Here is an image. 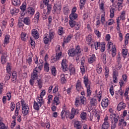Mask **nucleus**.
I'll use <instances>...</instances> for the list:
<instances>
[{"instance_id":"c85d7f7f","label":"nucleus","mask_w":129,"mask_h":129,"mask_svg":"<svg viewBox=\"0 0 129 129\" xmlns=\"http://www.w3.org/2000/svg\"><path fill=\"white\" fill-rule=\"evenodd\" d=\"M85 4H86V0H80L79 4L80 10H83V9H84Z\"/></svg>"},{"instance_id":"c756f323","label":"nucleus","mask_w":129,"mask_h":129,"mask_svg":"<svg viewBox=\"0 0 129 129\" xmlns=\"http://www.w3.org/2000/svg\"><path fill=\"white\" fill-rule=\"evenodd\" d=\"M109 122H104L101 126V129H108L109 128Z\"/></svg>"},{"instance_id":"9d476101","label":"nucleus","mask_w":129,"mask_h":129,"mask_svg":"<svg viewBox=\"0 0 129 129\" xmlns=\"http://www.w3.org/2000/svg\"><path fill=\"white\" fill-rule=\"evenodd\" d=\"M37 67H36L33 71V73L31 74V79H35L38 78L39 75H38V71L37 70Z\"/></svg>"},{"instance_id":"7ed1b4c3","label":"nucleus","mask_w":129,"mask_h":129,"mask_svg":"<svg viewBox=\"0 0 129 129\" xmlns=\"http://www.w3.org/2000/svg\"><path fill=\"white\" fill-rule=\"evenodd\" d=\"M86 102V98L84 96L77 97L75 99V105L76 107H79L80 104L85 105Z\"/></svg>"},{"instance_id":"3c124183","label":"nucleus","mask_w":129,"mask_h":129,"mask_svg":"<svg viewBox=\"0 0 129 129\" xmlns=\"http://www.w3.org/2000/svg\"><path fill=\"white\" fill-rule=\"evenodd\" d=\"M26 8L27 5H26V3H23L22 6H20V9L22 11V12H25V11H26Z\"/></svg>"},{"instance_id":"e2e57ef3","label":"nucleus","mask_w":129,"mask_h":129,"mask_svg":"<svg viewBox=\"0 0 129 129\" xmlns=\"http://www.w3.org/2000/svg\"><path fill=\"white\" fill-rule=\"evenodd\" d=\"M0 129H8V127L6 126V125L4 122H0Z\"/></svg>"},{"instance_id":"20e7f679","label":"nucleus","mask_w":129,"mask_h":129,"mask_svg":"<svg viewBox=\"0 0 129 129\" xmlns=\"http://www.w3.org/2000/svg\"><path fill=\"white\" fill-rule=\"evenodd\" d=\"M36 100L37 102L34 101L33 107L35 110H39L41 106H42V104H44L45 102H44V100H40V98H36Z\"/></svg>"},{"instance_id":"a211bd4d","label":"nucleus","mask_w":129,"mask_h":129,"mask_svg":"<svg viewBox=\"0 0 129 129\" xmlns=\"http://www.w3.org/2000/svg\"><path fill=\"white\" fill-rule=\"evenodd\" d=\"M43 41L44 44H48L50 42V38H49V34L46 33L44 35Z\"/></svg>"},{"instance_id":"9b49d317","label":"nucleus","mask_w":129,"mask_h":129,"mask_svg":"<svg viewBox=\"0 0 129 129\" xmlns=\"http://www.w3.org/2000/svg\"><path fill=\"white\" fill-rule=\"evenodd\" d=\"M31 35L36 40H37V39H39V33L38 32V30H37L36 29H34L32 30Z\"/></svg>"},{"instance_id":"aec40b11","label":"nucleus","mask_w":129,"mask_h":129,"mask_svg":"<svg viewBox=\"0 0 129 129\" xmlns=\"http://www.w3.org/2000/svg\"><path fill=\"white\" fill-rule=\"evenodd\" d=\"M17 72H13L12 73V76L11 79L12 82H13V83H15V82H17Z\"/></svg>"},{"instance_id":"412c9836","label":"nucleus","mask_w":129,"mask_h":129,"mask_svg":"<svg viewBox=\"0 0 129 129\" xmlns=\"http://www.w3.org/2000/svg\"><path fill=\"white\" fill-rule=\"evenodd\" d=\"M23 23L27 26H30L31 25V19H30V17H27L24 18Z\"/></svg>"},{"instance_id":"72a5a7b5","label":"nucleus","mask_w":129,"mask_h":129,"mask_svg":"<svg viewBox=\"0 0 129 129\" xmlns=\"http://www.w3.org/2000/svg\"><path fill=\"white\" fill-rule=\"evenodd\" d=\"M12 3L15 7H19L21 5V1L20 0H12Z\"/></svg>"},{"instance_id":"7c9ffc66","label":"nucleus","mask_w":129,"mask_h":129,"mask_svg":"<svg viewBox=\"0 0 129 129\" xmlns=\"http://www.w3.org/2000/svg\"><path fill=\"white\" fill-rule=\"evenodd\" d=\"M78 18V14L76 13H71V14L70 15V20H76Z\"/></svg>"},{"instance_id":"bb28decb","label":"nucleus","mask_w":129,"mask_h":129,"mask_svg":"<svg viewBox=\"0 0 129 129\" xmlns=\"http://www.w3.org/2000/svg\"><path fill=\"white\" fill-rule=\"evenodd\" d=\"M40 18V12H37L34 15V20L35 24H38L39 23V19Z\"/></svg>"},{"instance_id":"5701e85b","label":"nucleus","mask_w":129,"mask_h":129,"mask_svg":"<svg viewBox=\"0 0 129 129\" xmlns=\"http://www.w3.org/2000/svg\"><path fill=\"white\" fill-rule=\"evenodd\" d=\"M7 57H8V56L5 55H2L1 56V63L3 65H5V64L8 62V58H7Z\"/></svg>"},{"instance_id":"cd10ccee","label":"nucleus","mask_w":129,"mask_h":129,"mask_svg":"<svg viewBox=\"0 0 129 129\" xmlns=\"http://www.w3.org/2000/svg\"><path fill=\"white\" fill-rule=\"evenodd\" d=\"M39 63L37 64V68L41 71V70L43 69V67L44 66V61L42 59H39Z\"/></svg>"},{"instance_id":"c03bdc74","label":"nucleus","mask_w":129,"mask_h":129,"mask_svg":"<svg viewBox=\"0 0 129 129\" xmlns=\"http://www.w3.org/2000/svg\"><path fill=\"white\" fill-rule=\"evenodd\" d=\"M94 45L95 46V50H97L99 48H100V46H101V43L100 42L96 41L94 43Z\"/></svg>"},{"instance_id":"2f4dec72","label":"nucleus","mask_w":129,"mask_h":129,"mask_svg":"<svg viewBox=\"0 0 129 129\" xmlns=\"http://www.w3.org/2000/svg\"><path fill=\"white\" fill-rule=\"evenodd\" d=\"M72 38V36L71 35H69L66 38L63 39L64 44H68L71 41V38Z\"/></svg>"},{"instance_id":"58836bf2","label":"nucleus","mask_w":129,"mask_h":129,"mask_svg":"<svg viewBox=\"0 0 129 129\" xmlns=\"http://www.w3.org/2000/svg\"><path fill=\"white\" fill-rule=\"evenodd\" d=\"M97 103V100L96 99H95L94 98H93L90 100V104L91 106H95Z\"/></svg>"},{"instance_id":"e433bc0d","label":"nucleus","mask_w":129,"mask_h":129,"mask_svg":"<svg viewBox=\"0 0 129 129\" xmlns=\"http://www.w3.org/2000/svg\"><path fill=\"white\" fill-rule=\"evenodd\" d=\"M50 70L51 71V74L53 75V76H56V74H57L56 68L54 66H52L50 67Z\"/></svg>"},{"instance_id":"a19ab883","label":"nucleus","mask_w":129,"mask_h":129,"mask_svg":"<svg viewBox=\"0 0 129 129\" xmlns=\"http://www.w3.org/2000/svg\"><path fill=\"white\" fill-rule=\"evenodd\" d=\"M60 81L62 84H64V83H66L67 81L66 80V78H65V75H64V74H62L60 75Z\"/></svg>"},{"instance_id":"8fccbe9b","label":"nucleus","mask_w":129,"mask_h":129,"mask_svg":"<svg viewBox=\"0 0 129 129\" xmlns=\"http://www.w3.org/2000/svg\"><path fill=\"white\" fill-rule=\"evenodd\" d=\"M71 112L73 113L75 115L78 114L79 113V110L78 109H75L74 108H72Z\"/></svg>"},{"instance_id":"6ab92c4d","label":"nucleus","mask_w":129,"mask_h":129,"mask_svg":"<svg viewBox=\"0 0 129 129\" xmlns=\"http://www.w3.org/2000/svg\"><path fill=\"white\" fill-rule=\"evenodd\" d=\"M74 126L77 129H81L82 127V126H81V122L79 121H75Z\"/></svg>"},{"instance_id":"ddd939ff","label":"nucleus","mask_w":129,"mask_h":129,"mask_svg":"<svg viewBox=\"0 0 129 129\" xmlns=\"http://www.w3.org/2000/svg\"><path fill=\"white\" fill-rule=\"evenodd\" d=\"M126 106V105L125 104V103H124L123 102H121L118 105L117 107V109L119 111L121 110V109H124Z\"/></svg>"},{"instance_id":"2eb2a0df","label":"nucleus","mask_w":129,"mask_h":129,"mask_svg":"<svg viewBox=\"0 0 129 129\" xmlns=\"http://www.w3.org/2000/svg\"><path fill=\"white\" fill-rule=\"evenodd\" d=\"M82 88V86H81V82H80L79 80H78L77 83L76 84V89L77 90V91L80 92Z\"/></svg>"},{"instance_id":"338daca9","label":"nucleus","mask_w":129,"mask_h":129,"mask_svg":"<svg viewBox=\"0 0 129 129\" xmlns=\"http://www.w3.org/2000/svg\"><path fill=\"white\" fill-rule=\"evenodd\" d=\"M95 34L98 37V38H100L101 37V33L99 32V31L97 30H95Z\"/></svg>"},{"instance_id":"f3484780","label":"nucleus","mask_w":129,"mask_h":129,"mask_svg":"<svg viewBox=\"0 0 129 129\" xmlns=\"http://www.w3.org/2000/svg\"><path fill=\"white\" fill-rule=\"evenodd\" d=\"M63 13L66 16H68L70 14V8L69 7L66 6L63 8Z\"/></svg>"},{"instance_id":"393cba45","label":"nucleus","mask_w":129,"mask_h":129,"mask_svg":"<svg viewBox=\"0 0 129 129\" xmlns=\"http://www.w3.org/2000/svg\"><path fill=\"white\" fill-rule=\"evenodd\" d=\"M61 56H62V52H60L58 53H56L55 58H53L52 59L53 61H56L57 60H60V58H61Z\"/></svg>"},{"instance_id":"f03ea898","label":"nucleus","mask_w":129,"mask_h":129,"mask_svg":"<svg viewBox=\"0 0 129 129\" xmlns=\"http://www.w3.org/2000/svg\"><path fill=\"white\" fill-rule=\"evenodd\" d=\"M21 104L22 107V113L24 115H27L30 111V108H29V105L26 103L24 99H21Z\"/></svg>"},{"instance_id":"f257e3e1","label":"nucleus","mask_w":129,"mask_h":129,"mask_svg":"<svg viewBox=\"0 0 129 129\" xmlns=\"http://www.w3.org/2000/svg\"><path fill=\"white\" fill-rule=\"evenodd\" d=\"M81 48L80 45H77L75 48H70L68 50V54L70 57H76V61L79 60V54H81Z\"/></svg>"},{"instance_id":"052dcab7","label":"nucleus","mask_w":129,"mask_h":129,"mask_svg":"<svg viewBox=\"0 0 129 129\" xmlns=\"http://www.w3.org/2000/svg\"><path fill=\"white\" fill-rule=\"evenodd\" d=\"M37 84L38 85L39 89H41V88H42V87L43 86L42 80L41 79L37 80Z\"/></svg>"},{"instance_id":"4c0bfd02","label":"nucleus","mask_w":129,"mask_h":129,"mask_svg":"<svg viewBox=\"0 0 129 129\" xmlns=\"http://www.w3.org/2000/svg\"><path fill=\"white\" fill-rule=\"evenodd\" d=\"M33 62V56H30L28 59H26V63L28 64L30 66L32 65V63Z\"/></svg>"},{"instance_id":"864d4df0","label":"nucleus","mask_w":129,"mask_h":129,"mask_svg":"<svg viewBox=\"0 0 129 129\" xmlns=\"http://www.w3.org/2000/svg\"><path fill=\"white\" fill-rule=\"evenodd\" d=\"M18 26L19 28H23L25 25L24 24V21H23V20H20L18 21Z\"/></svg>"},{"instance_id":"b1692460","label":"nucleus","mask_w":129,"mask_h":129,"mask_svg":"<svg viewBox=\"0 0 129 129\" xmlns=\"http://www.w3.org/2000/svg\"><path fill=\"white\" fill-rule=\"evenodd\" d=\"M89 80H88V77L85 76L84 77V83L85 85V87H87V86H90Z\"/></svg>"},{"instance_id":"79ce46f5","label":"nucleus","mask_w":129,"mask_h":129,"mask_svg":"<svg viewBox=\"0 0 129 129\" xmlns=\"http://www.w3.org/2000/svg\"><path fill=\"white\" fill-rule=\"evenodd\" d=\"M86 40L87 42H88L90 44H91L93 42V39H92V36L91 35H89L86 37Z\"/></svg>"},{"instance_id":"0eeeda50","label":"nucleus","mask_w":129,"mask_h":129,"mask_svg":"<svg viewBox=\"0 0 129 129\" xmlns=\"http://www.w3.org/2000/svg\"><path fill=\"white\" fill-rule=\"evenodd\" d=\"M66 108H63L60 113V116L61 119H65V117L67 118L70 115V112L69 111H66Z\"/></svg>"},{"instance_id":"69168bd1","label":"nucleus","mask_w":129,"mask_h":129,"mask_svg":"<svg viewBox=\"0 0 129 129\" xmlns=\"http://www.w3.org/2000/svg\"><path fill=\"white\" fill-rule=\"evenodd\" d=\"M8 24V22L5 20H3L2 21V24L3 26H2V29H6V28H7L6 26Z\"/></svg>"},{"instance_id":"774afa93","label":"nucleus","mask_w":129,"mask_h":129,"mask_svg":"<svg viewBox=\"0 0 129 129\" xmlns=\"http://www.w3.org/2000/svg\"><path fill=\"white\" fill-rule=\"evenodd\" d=\"M122 78L124 82H126V80L127 79V75H126V74L122 75Z\"/></svg>"},{"instance_id":"4468645a","label":"nucleus","mask_w":129,"mask_h":129,"mask_svg":"<svg viewBox=\"0 0 129 129\" xmlns=\"http://www.w3.org/2000/svg\"><path fill=\"white\" fill-rule=\"evenodd\" d=\"M69 70L70 72V75H74V74H75V68L74 67V66H73L72 64H71L69 66Z\"/></svg>"},{"instance_id":"1a4fd4ad","label":"nucleus","mask_w":129,"mask_h":129,"mask_svg":"<svg viewBox=\"0 0 129 129\" xmlns=\"http://www.w3.org/2000/svg\"><path fill=\"white\" fill-rule=\"evenodd\" d=\"M90 57H89L88 60V62L89 64H92V63H94V62L96 61L95 54H92V55H90Z\"/></svg>"},{"instance_id":"f704fd0d","label":"nucleus","mask_w":129,"mask_h":129,"mask_svg":"<svg viewBox=\"0 0 129 129\" xmlns=\"http://www.w3.org/2000/svg\"><path fill=\"white\" fill-rule=\"evenodd\" d=\"M10 43V35H7L5 36L4 44V45H8Z\"/></svg>"},{"instance_id":"5fc2aeb1","label":"nucleus","mask_w":129,"mask_h":129,"mask_svg":"<svg viewBox=\"0 0 129 129\" xmlns=\"http://www.w3.org/2000/svg\"><path fill=\"white\" fill-rule=\"evenodd\" d=\"M102 59L103 64H105L106 63V53H103L102 54Z\"/></svg>"},{"instance_id":"c9c22d12","label":"nucleus","mask_w":129,"mask_h":129,"mask_svg":"<svg viewBox=\"0 0 129 129\" xmlns=\"http://www.w3.org/2000/svg\"><path fill=\"white\" fill-rule=\"evenodd\" d=\"M49 35H48V38L50 39V42L53 40L54 38V36H55V32L54 31H50L49 32Z\"/></svg>"},{"instance_id":"473e14b6","label":"nucleus","mask_w":129,"mask_h":129,"mask_svg":"<svg viewBox=\"0 0 129 129\" xmlns=\"http://www.w3.org/2000/svg\"><path fill=\"white\" fill-rule=\"evenodd\" d=\"M86 88H87V97H90V95L92 93V91L90 89V86H88Z\"/></svg>"},{"instance_id":"09e8293b","label":"nucleus","mask_w":129,"mask_h":129,"mask_svg":"<svg viewBox=\"0 0 129 129\" xmlns=\"http://www.w3.org/2000/svg\"><path fill=\"white\" fill-rule=\"evenodd\" d=\"M49 70H50L49 65L48 64V62H46L44 64V71L49 72Z\"/></svg>"},{"instance_id":"39448f33","label":"nucleus","mask_w":129,"mask_h":129,"mask_svg":"<svg viewBox=\"0 0 129 129\" xmlns=\"http://www.w3.org/2000/svg\"><path fill=\"white\" fill-rule=\"evenodd\" d=\"M61 69L63 72H66L69 70V68H68V64H67V60L66 59H63L61 63Z\"/></svg>"},{"instance_id":"a18cd8bd","label":"nucleus","mask_w":129,"mask_h":129,"mask_svg":"<svg viewBox=\"0 0 129 129\" xmlns=\"http://www.w3.org/2000/svg\"><path fill=\"white\" fill-rule=\"evenodd\" d=\"M87 116V113L85 112H83L80 114V117L83 120H85L86 119V116Z\"/></svg>"},{"instance_id":"4d7b16f0","label":"nucleus","mask_w":129,"mask_h":129,"mask_svg":"<svg viewBox=\"0 0 129 129\" xmlns=\"http://www.w3.org/2000/svg\"><path fill=\"white\" fill-rule=\"evenodd\" d=\"M16 107V104L15 102H12L10 105L11 111H14L15 110V108Z\"/></svg>"},{"instance_id":"680f3d73","label":"nucleus","mask_w":129,"mask_h":129,"mask_svg":"<svg viewBox=\"0 0 129 129\" xmlns=\"http://www.w3.org/2000/svg\"><path fill=\"white\" fill-rule=\"evenodd\" d=\"M26 36H27V33H25L24 32H22L21 35V40L22 41H26Z\"/></svg>"},{"instance_id":"bf43d9fd","label":"nucleus","mask_w":129,"mask_h":129,"mask_svg":"<svg viewBox=\"0 0 129 129\" xmlns=\"http://www.w3.org/2000/svg\"><path fill=\"white\" fill-rule=\"evenodd\" d=\"M122 54L123 57L124 58H125V57H124V56H126V55H127V49H126V48L122 49Z\"/></svg>"},{"instance_id":"37998d69","label":"nucleus","mask_w":129,"mask_h":129,"mask_svg":"<svg viewBox=\"0 0 129 129\" xmlns=\"http://www.w3.org/2000/svg\"><path fill=\"white\" fill-rule=\"evenodd\" d=\"M99 49H100L102 53H103V52L105 51V44L104 43V42L101 43V45H100V48H99Z\"/></svg>"},{"instance_id":"6e6d98bb","label":"nucleus","mask_w":129,"mask_h":129,"mask_svg":"<svg viewBox=\"0 0 129 129\" xmlns=\"http://www.w3.org/2000/svg\"><path fill=\"white\" fill-rule=\"evenodd\" d=\"M96 71L98 74H100L101 72H102V68L101 67L99 66V64L97 65V69Z\"/></svg>"},{"instance_id":"f8f14e48","label":"nucleus","mask_w":129,"mask_h":129,"mask_svg":"<svg viewBox=\"0 0 129 129\" xmlns=\"http://www.w3.org/2000/svg\"><path fill=\"white\" fill-rule=\"evenodd\" d=\"M27 14H28V15H30V16H34V15L35 14V9H34V8L32 7H29L27 8Z\"/></svg>"},{"instance_id":"603ef678","label":"nucleus","mask_w":129,"mask_h":129,"mask_svg":"<svg viewBox=\"0 0 129 129\" xmlns=\"http://www.w3.org/2000/svg\"><path fill=\"white\" fill-rule=\"evenodd\" d=\"M104 17H105V12H103V14L101 15V21L102 25H104V22H105V18Z\"/></svg>"},{"instance_id":"a878e982","label":"nucleus","mask_w":129,"mask_h":129,"mask_svg":"<svg viewBox=\"0 0 129 129\" xmlns=\"http://www.w3.org/2000/svg\"><path fill=\"white\" fill-rule=\"evenodd\" d=\"M19 12H20V10L15 8L10 10V13L11 14V15H13L14 16H16V15L19 14Z\"/></svg>"},{"instance_id":"13d9d810","label":"nucleus","mask_w":129,"mask_h":129,"mask_svg":"<svg viewBox=\"0 0 129 129\" xmlns=\"http://www.w3.org/2000/svg\"><path fill=\"white\" fill-rule=\"evenodd\" d=\"M125 11H122L120 15V19L122 21H124L125 20Z\"/></svg>"},{"instance_id":"ea45409f","label":"nucleus","mask_w":129,"mask_h":129,"mask_svg":"<svg viewBox=\"0 0 129 129\" xmlns=\"http://www.w3.org/2000/svg\"><path fill=\"white\" fill-rule=\"evenodd\" d=\"M59 103H60L59 97L55 96L53 99V104H54V105H59Z\"/></svg>"},{"instance_id":"de8ad7c7","label":"nucleus","mask_w":129,"mask_h":129,"mask_svg":"<svg viewBox=\"0 0 129 129\" xmlns=\"http://www.w3.org/2000/svg\"><path fill=\"white\" fill-rule=\"evenodd\" d=\"M69 24L71 27L74 28V27L76 26V21L74 20H70Z\"/></svg>"},{"instance_id":"0e129e2a","label":"nucleus","mask_w":129,"mask_h":129,"mask_svg":"<svg viewBox=\"0 0 129 129\" xmlns=\"http://www.w3.org/2000/svg\"><path fill=\"white\" fill-rule=\"evenodd\" d=\"M119 118V116L118 115H116V116L113 117V120L115 123H117L118 121V119Z\"/></svg>"},{"instance_id":"49530a36","label":"nucleus","mask_w":129,"mask_h":129,"mask_svg":"<svg viewBox=\"0 0 129 129\" xmlns=\"http://www.w3.org/2000/svg\"><path fill=\"white\" fill-rule=\"evenodd\" d=\"M46 95V91L44 90H42V92L40 93V97H38L37 98H39V99L41 100H44L43 99V96H45Z\"/></svg>"},{"instance_id":"6e6552de","label":"nucleus","mask_w":129,"mask_h":129,"mask_svg":"<svg viewBox=\"0 0 129 129\" xmlns=\"http://www.w3.org/2000/svg\"><path fill=\"white\" fill-rule=\"evenodd\" d=\"M108 98H105L102 99V101L101 102V105L103 108H106L107 106H108Z\"/></svg>"},{"instance_id":"dca6fc26","label":"nucleus","mask_w":129,"mask_h":129,"mask_svg":"<svg viewBox=\"0 0 129 129\" xmlns=\"http://www.w3.org/2000/svg\"><path fill=\"white\" fill-rule=\"evenodd\" d=\"M12 64L10 62L7 63V66H6V70H7V73L8 74H12Z\"/></svg>"},{"instance_id":"4be33fe9","label":"nucleus","mask_w":129,"mask_h":129,"mask_svg":"<svg viewBox=\"0 0 129 129\" xmlns=\"http://www.w3.org/2000/svg\"><path fill=\"white\" fill-rule=\"evenodd\" d=\"M57 34L59 36H62L65 34V31H64V28L62 26L58 27V29L57 31Z\"/></svg>"},{"instance_id":"423d86ee","label":"nucleus","mask_w":129,"mask_h":129,"mask_svg":"<svg viewBox=\"0 0 129 129\" xmlns=\"http://www.w3.org/2000/svg\"><path fill=\"white\" fill-rule=\"evenodd\" d=\"M61 9H62V6L60 5L55 4L53 7L52 14H59L61 13Z\"/></svg>"}]
</instances>
